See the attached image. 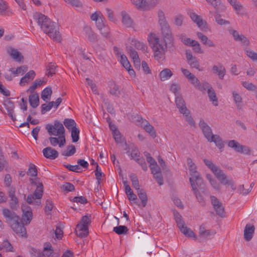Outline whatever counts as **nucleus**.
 <instances>
[{"mask_svg": "<svg viewBox=\"0 0 257 257\" xmlns=\"http://www.w3.org/2000/svg\"><path fill=\"white\" fill-rule=\"evenodd\" d=\"M106 12L108 19L112 22H115L116 20L113 16V12L112 10L109 8H106Z\"/></svg>", "mask_w": 257, "mask_h": 257, "instance_id": "obj_63", "label": "nucleus"}, {"mask_svg": "<svg viewBox=\"0 0 257 257\" xmlns=\"http://www.w3.org/2000/svg\"><path fill=\"white\" fill-rule=\"evenodd\" d=\"M189 81L190 82L191 84H192L195 87H197L198 85H200V81L197 78L195 77L194 75H192L191 77L189 78L188 79Z\"/></svg>", "mask_w": 257, "mask_h": 257, "instance_id": "obj_61", "label": "nucleus"}, {"mask_svg": "<svg viewBox=\"0 0 257 257\" xmlns=\"http://www.w3.org/2000/svg\"><path fill=\"white\" fill-rule=\"evenodd\" d=\"M206 178L209 181V183L212 186V187L216 191H219L220 190V185L217 183V181L214 179L213 178L212 176L208 174L206 175Z\"/></svg>", "mask_w": 257, "mask_h": 257, "instance_id": "obj_35", "label": "nucleus"}, {"mask_svg": "<svg viewBox=\"0 0 257 257\" xmlns=\"http://www.w3.org/2000/svg\"><path fill=\"white\" fill-rule=\"evenodd\" d=\"M2 213L6 219V223L9 224L12 230L17 234L22 237H26V229L20 217L14 211L8 208H4Z\"/></svg>", "mask_w": 257, "mask_h": 257, "instance_id": "obj_3", "label": "nucleus"}, {"mask_svg": "<svg viewBox=\"0 0 257 257\" xmlns=\"http://www.w3.org/2000/svg\"><path fill=\"white\" fill-rule=\"evenodd\" d=\"M198 89L201 91L207 90L208 91L210 88H212L210 84L207 82H205L201 84L197 87Z\"/></svg>", "mask_w": 257, "mask_h": 257, "instance_id": "obj_60", "label": "nucleus"}, {"mask_svg": "<svg viewBox=\"0 0 257 257\" xmlns=\"http://www.w3.org/2000/svg\"><path fill=\"white\" fill-rule=\"evenodd\" d=\"M8 9L7 3L4 0H0V15H4Z\"/></svg>", "mask_w": 257, "mask_h": 257, "instance_id": "obj_55", "label": "nucleus"}, {"mask_svg": "<svg viewBox=\"0 0 257 257\" xmlns=\"http://www.w3.org/2000/svg\"><path fill=\"white\" fill-rule=\"evenodd\" d=\"M190 47H192L193 50L195 53L198 54H202L203 53V51L201 48L200 44L196 40L192 42V44Z\"/></svg>", "mask_w": 257, "mask_h": 257, "instance_id": "obj_45", "label": "nucleus"}, {"mask_svg": "<svg viewBox=\"0 0 257 257\" xmlns=\"http://www.w3.org/2000/svg\"><path fill=\"white\" fill-rule=\"evenodd\" d=\"M216 232L213 229H206L203 225L199 227V236L198 239L200 242L204 240L210 239L216 234Z\"/></svg>", "mask_w": 257, "mask_h": 257, "instance_id": "obj_13", "label": "nucleus"}, {"mask_svg": "<svg viewBox=\"0 0 257 257\" xmlns=\"http://www.w3.org/2000/svg\"><path fill=\"white\" fill-rule=\"evenodd\" d=\"M130 178L134 188H135L137 191L141 189V188H140L139 182L137 175L134 173H131L130 175Z\"/></svg>", "mask_w": 257, "mask_h": 257, "instance_id": "obj_38", "label": "nucleus"}, {"mask_svg": "<svg viewBox=\"0 0 257 257\" xmlns=\"http://www.w3.org/2000/svg\"><path fill=\"white\" fill-rule=\"evenodd\" d=\"M121 20L122 24L127 28H131L133 26L134 21L130 15L125 11L120 12Z\"/></svg>", "mask_w": 257, "mask_h": 257, "instance_id": "obj_20", "label": "nucleus"}, {"mask_svg": "<svg viewBox=\"0 0 257 257\" xmlns=\"http://www.w3.org/2000/svg\"><path fill=\"white\" fill-rule=\"evenodd\" d=\"M76 152V149L74 145H71L67 147V151L66 152H63L62 153V155L65 156L67 157L71 156L74 154Z\"/></svg>", "mask_w": 257, "mask_h": 257, "instance_id": "obj_52", "label": "nucleus"}, {"mask_svg": "<svg viewBox=\"0 0 257 257\" xmlns=\"http://www.w3.org/2000/svg\"><path fill=\"white\" fill-rule=\"evenodd\" d=\"M228 147L233 148L235 151L246 155H249L251 153V150L249 148L240 145L239 143L235 140L229 141L228 143Z\"/></svg>", "mask_w": 257, "mask_h": 257, "instance_id": "obj_11", "label": "nucleus"}, {"mask_svg": "<svg viewBox=\"0 0 257 257\" xmlns=\"http://www.w3.org/2000/svg\"><path fill=\"white\" fill-rule=\"evenodd\" d=\"M64 125L69 130H72L74 127H76V123L75 121L71 118H66L63 121Z\"/></svg>", "mask_w": 257, "mask_h": 257, "instance_id": "obj_39", "label": "nucleus"}, {"mask_svg": "<svg viewBox=\"0 0 257 257\" xmlns=\"http://www.w3.org/2000/svg\"><path fill=\"white\" fill-rule=\"evenodd\" d=\"M215 22L219 25H228L230 22L228 21L222 19L219 14H217L215 16Z\"/></svg>", "mask_w": 257, "mask_h": 257, "instance_id": "obj_57", "label": "nucleus"}, {"mask_svg": "<svg viewBox=\"0 0 257 257\" xmlns=\"http://www.w3.org/2000/svg\"><path fill=\"white\" fill-rule=\"evenodd\" d=\"M133 45L137 49L144 52H147L148 47L144 43L138 41H135Z\"/></svg>", "mask_w": 257, "mask_h": 257, "instance_id": "obj_51", "label": "nucleus"}, {"mask_svg": "<svg viewBox=\"0 0 257 257\" xmlns=\"http://www.w3.org/2000/svg\"><path fill=\"white\" fill-rule=\"evenodd\" d=\"M199 126L201 129L204 137L207 141H212V134L211 127L204 121L203 119H201L199 123Z\"/></svg>", "mask_w": 257, "mask_h": 257, "instance_id": "obj_15", "label": "nucleus"}, {"mask_svg": "<svg viewBox=\"0 0 257 257\" xmlns=\"http://www.w3.org/2000/svg\"><path fill=\"white\" fill-rule=\"evenodd\" d=\"M212 141H208L209 142H214L216 147L220 150L224 147V143L221 138L218 135H213L212 137Z\"/></svg>", "mask_w": 257, "mask_h": 257, "instance_id": "obj_34", "label": "nucleus"}, {"mask_svg": "<svg viewBox=\"0 0 257 257\" xmlns=\"http://www.w3.org/2000/svg\"><path fill=\"white\" fill-rule=\"evenodd\" d=\"M186 57L188 63L191 67L198 69L199 71H202V69H200V64L198 59L192 55L191 52H186Z\"/></svg>", "mask_w": 257, "mask_h": 257, "instance_id": "obj_17", "label": "nucleus"}, {"mask_svg": "<svg viewBox=\"0 0 257 257\" xmlns=\"http://www.w3.org/2000/svg\"><path fill=\"white\" fill-rule=\"evenodd\" d=\"M101 34L104 37L107 38L109 36L110 29L109 27L106 25L98 29Z\"/></svg>", "mask_w": 257, "mask_h": 257, "instance_id": "obj_54", "label": "nucleus"}, {"mask_svg": "<svg viewBox=\"0 0 257 257\" xmlns=\"http://www.w3.org/2000/svg\"><path fill=\"white\" fill-rule=\"evenodd\" d=\"M210 198L216 214L224 218L225 216V212L222 203L214 196H210Z\"/></svg>", "mask_w": 257, "mask_h": 257, "instance_id": "obj_9", "label": "nucleus"}, {"mask_svg": "<svg viewBox=\"0 0 257 257\" xmlns=\"http://www.w3.org/2000/svg\"><path fill=\"white\" fill-rule=\"evenodd\" d=\"M105 18L102 16L100 17L96 22V26L98 29L101 28L106 25L105 23Z\"/></svg>", "mask_w": 257, "mask_h": 257, "instance_id": "obj_64", "label": "nucleus"}, {"mask_svg": "<svg viewBox=\"0 0 257 257\" xmlns=\"http://www.w3.org/2000/svg\"><path fill=\"white\" fill-rule=\"evenodd\" d=\"M206 1L215 9L216 13H218L220 9L224 7L220 0H206Z\"/></svg>", "mask_w": 257, "mask_h": 257, "instance_id": "obj_32", "label": "nucleus"}, {"mask_svg": "<svg viewBox=\"0 0 257 257\" xmlns=\"http://www.w3.org/2000/svg\"><path fill=\"white\" fill-rule=\"evenodd\" d=\"M43 155L45 157L50 160H54L58 157V152L51 147H48L43 150Z\"/></svg>", "mask_w": 257, "mask_h": 257, "instance_id": "obj_21", "label": "nucleus"}, {"mask_svg": "<svg viewBox=\"0 0 257 257\" xmlns=\"http://www.w3.org/2000/svg\"><path fill=\"white\" fill-rule=\"evenodd\" d=\"M157 15L164 44L160 42V39L155 34L152 33L148 35V41L153 49L155 58L159 60L167 51L168 46L173 45L174 38L164 12L160 9L157 12Z\"/></svg>", "mask_w": 257, "mask_h": 257, "instance_id": "obj_1", "label": "nucleus"}, {"mask_svg": "<svg viewBox=\"0 0 257 257\" xmlns=\"http://www.w3.org/2000/svg\"><path fill=\"white\" fill-rule=\"evenodd\" d=\"M137 194L139 198L141 200L143 206L145 207L148 201V197L146 192L143 189H141L137 190Z\"/></svg>", "mask_w": 257, "mask_h": 257, "instance_id": "obj_30", "label": "nucleus"}, {"mask_svg": "<svg viewBox=\"0 0 257 257\" xmlns=\"http://www.w3.org/2000/svg\"><path fill=\"white\" fill-rule=\"evenodd\" d=\"M131 2L138 10L144 12L153 9L159 3V0H131Z\"/></svg>", "mask_w": 257, "mask_h": 257, "instance_id": "obj_7", "label": "nucleus"}, {"mask_svg": "<svg viewBox=\"0 0 257 257\" xmlns=\"http://www.w3.org/2000/svg\"><path fill=\"white\" fill-rule=\"evenodd\" d=\"M33 19L45 33L54 41L60 42L61 36L56 29V25L55 23L52 22L47 16L38 12L34 14Z\"/></svg>", "mask_w": 257, "mask_h": 257, "instance_id": "obj_2", "label": "nucleus"}, {"mask_svg": "<svg viewBox=\"0 0 257 257\" xmlns=\"http://www.w3.org/2000/svg\"><path fill=\"white\" fill-rule=\"evenodd\" d=\"M113 231L118 235L126 234L128 231V229L126 226L118 225L113 227Z\"/></svg>", "mask_w": 257, "mask_h": 257, "instance_id": "obj_36", "label": "nucleus"}, {"mask_svg": "<svg viewBox=\"0 0 257 257\" xmlns=\"http://www.w3.org/2000/svg\"><path fill=\"white\" fill-rule=\"evenodd\" d=\"M203 162L205 165L211 170L220 182L224 185H228L233 189H235L234 182L231 179L227 176L219 168L214 165L211 161L204 159Z\"/></svg>", "mask_w": 257, "mask_h": 257, "instance_id": "obj_4", "label": "nucleus"}, {"mask_svg": "<svg viewBox=\"0 0 257 257\" xmlns=\"http://www.w3.org/2000/svg\"><path fill=\"white\" fill-rule=\"evenodd\" d=\"M27 174L31 177H36L37 176V169L34 164H30L29 165Z\"/></svg>", "mask_w": 257, "mask_h": 257, "instance_id": "obj_48", "label": "nucleus"}, {"mask_svg": "<svg viewBox=\"0 0 257 257\" xmlns=\"http://www.w3.org/2000/svg\"><path fill=\"white\" fill-rule=\"evenodd\" d=\"M52 94V90L51 87H47L45 88L41 92V98L45 101H47L51 98Z\"/></svg>", "mask_w": 257, "mask_h": 257, "instance_id": "obj_31", "label": "nucleus"}, {"mask_svg": "<svg viewBox=\"0 0 257 257\" xmlns=\"http://www.w3.org/2000/svg\"><path fill=\"white\" fill-rule=\"evenodd\" d=\"M187 13L192 21L196 24L200 29H204L207 28V22L203 20L200 16L197 15L192 10H188Z\"/></svg>", "mask_w": 257, "mask_h": 257, "instance_id": "obj_10", "label": "nucleus"}, {"mask_svg": "<svg viewBox=\"0 0 257 257\" xmlns=\"http://www.w3.org/2000/svg\"><path fill=\"white\" fill-rule=\"evenodd\" d=\"M232 94L233 100L236 104L237 108L240 109L242 106V98L241 96L235 91H232Z\"/></svg>", "mask_w": 257, "mask_h": 257, "instance_id": "obj_29", "label": "nucleus"}, {"mask_svg": "<svg viewBox=\"0 0 257 257\" xmlns=\"http://www.w3.org/2000/svg\"><path fill=\"white\" fill-rule=\"evenodd\" d=\"M4 105L12 120L14 121H16V118L14 114L15 105L14 102L10 100H8L5 102Z\"/></svg>", "mask_w": 257, "mask_h": 257, "instance_id": "obj_23", "label": "nucleus"}, {"mask_svg": "<svg viewBox=\"0 0 257 257\" xmlns=\"http://www.w3.org/2000/svg\"><path fill=\"white\" fill-rule=\"evenodd\" d=\"M16 189L14 187H10L8 191L9 197L11 198L9 206L12 209L17 210L19 206L18 199L15 195Z\"/></svg>", "mask_w": 257, "mask_h": 257, "instance_id": "obj_14", "label": "nucleus"}, {"mask_svg": "<svg viewBox=\"0 0 257 257\" xmlns=\"http://www.w3.org/2000/svg\"><path fill=\"white\" fill-rule=\"evenodd\" d=\"M46 129L50 136H59L60 139L58 143L60 148L63 147L66 143L65 137V128L63 125L59 120H55L54 125L47 124L46 125Z\"/></svg>", "mask_w": 257, "mask_h": 257, "instance_id": "obj_5", "label": "nucleus"}, {"mask_svg": "<svg viewBox=\"0 0 257 257\" xmlns=\"http://www.w3.org/2000/svg\"><path fill=\"white\" fill-rule=\"evenodd\" d=\"M8 165V162L3 154L2 150L0 147V172Z\"/></svg>", "mask_w": 257, "mask_h": 257, "instance_id": "obj_41", "label": "nucleus"}, {"mask_svg": "<svg viewBox=\"0 0 257 257\" xmlns=\"http://www.w3.org/2000/svg\"><path fill=\"white\" fill-rule=\"evenodd\" d=\"M56 69V66L55 63H49L47 66V75L48 76H52L53 74H55Z\"/></svg>", "mask_w": 257, "mask_h": 257, "instance_id": "obj_46", "label": "nucleus"}, {"mask_svg": "<svg viewBox=\"0 0 257 257\" xmlns=\"http://www.w3.org/2000/svg\"><path fill=\"white\" fill-rule=\"evenodd\" d=\"M30 105L34 108H36L39 104V96L36 93H32L29 97Z\"/></svg>", "mask_w": 257, "mask_h": 257, "instance_id": "obj_27", "label": "nucleus"}, {"mask_svg": "<svg viewBox=\"0 0 257 257\" xmlns=\"http://www.w3.org/2000/svg\"><path fill=\"white\" fill-rule=\"evenodd\" d=\"M83 31L89 41L93 43H95L97 41L98 39L97 35L92 30L90 27L88 26H85L83 27Z\"/></svg>", "mask_w": 257, "mask_h": 257, "instance_id": "obj_22", "label": "nucleus"}, {"mask_svg": "<svg viewBox=\"0 0 257 257\" xmlns=\"http://www.w3.org/2000/svg\"><path fill=\"white\" fill-rule=\"evenodd\" d=\"M173 75V73L169 68H165L161 71L159 77L162 81L169 79Z\"/></svg>", "mask_w": 257, "mask_h": 257, "instance_id": "obj_28", "label": "nucleus"}, {"mask_svg": "<svg viewBox=\"0 0 257 257\" xmlns=\"http://www.w3.org/2000/svg\"><path fill=\"white\" fill-rule=\"evenodd\" d=\"M175 103L181 113L185 114L189 113V109L186 107L185 102L180 94H178V95L176 96Z\"/></svg>", "mask_w": 257, "mask_h": 257, "instance_id": "obj_16", "label": "nucleus"}, {"mask_svg": "<svg viewBox=\"0 0 257 257\" xmlns=\"http://www.w3.org/2000/svg\"><path fill=\"white\" fill-rule=\"evenodd\" d=\"M31 181L33 185L37 186V188L33 194L28 195L26 201L30 204L40 205L41 204L40 199L42 198L43 194V184L39 182L38 178L31 179Z\"/></svg>", "mask_w": 257, "mask_h": 257, "instance_id": "obj_6", "label": "nucleus"}, {"mask_svg": "<svg viewBox=\"0 0 257 257\" xmlns=\"http://www.w3.org/2000/svg\"><path fill=\"white\" fill-rule=\"evenodd\" d=\"M109 92L111 95L115 97H119L120 94L119 86L114 83H113L111 84Z\"/></svg>", "mask_w": 257, "mask_h": 257, "instance_id": "obj_42", "label": "nucleus"}, {"mask_svg": "<svg viewBox=\"0 0 257 257\" xmlns=\"http://www.w3.org/2000/svg\"><path fill=\"white\" fill-rule=\"evenodd\" d=\"M130 54L132 58L135 63H140L139 57L137 52L133 48H131L130 50Z\"/></svg>", "mask_w": 257, "mask_h": 257, "instance_id": "obj_56", "label": "nucleus"}, {"mask_svg": "<svg viewBox=\"0 0 257 257\" xmlns=\"http://www.w3.org/2000/svg\"><path fill=\"white\" fill-rule=\"evenodd\" d=\"M43 81L41 79H36L33 82L32 85L30 87L28 91H30L31 93H34L35 90L39 86L42 84Z\"/></svg>", "mask_w": 257, "mask_h": 257, "instance_id": "obj_49", "label": "nucleus"}, {"mask_svg": "<svg viewBox=\"0 0 257 257\" xmlns=\"http://www.w3.org/2000/svg\"><path fill=\"white\" fill-rule=\"evenodd\" d=\"M245 54L253 61L257 62V53L254 52L251 49H247L244 48Z\"/></svg>", "mask_w": 257, "mask_h": 257, "instance_id": "obj_44", "label": "nucleus"}, {"mask_svg": "<svg viewBox=\"0 0 257 257\" xmlns=\"http://www.w3.org/2000/svg\"><path fill=\"white\" fill-rule=\"evenodd\" d=\"M212 71L214 74L218 75L220 79H223L225 75L226 70L224 66L214 65L212 67Z\"/></svg>", "mask_w": 257, "mask_h": 257, "instance_id": "obj_25", "label": "nucleus"}, {"mask_svg": "<svg viewBox=\"0 0 257 257\" xmlns=\"http://www.w3.org/2000/svg\"><path fill=\"white\" fill-rule=\"evenodd\" d=\"M181 232L186 236L189 237H192L194 240L198 239V237L194 232L189 228L187 226L184 229H183Z\"/></svg>", "mask_w": 257, "mask_h": 257, "instance_id": "obj_40", "label": "nucleus"}, {"mask_svg": "<svg viewBox=\"0 0 257 257\" xmlns=\"http://www.w3.org/2000/svg\"><path fill=\"white\" fill-rule=\"evenodd\" d=\"M255 231V227L252 224H247L244 229L243 237L245 240L249 241L253 237Z\"/></svg>", "mask_w": 257, "mask_h": 257, "instance_id": "obj_19", "label": "nucleus"}, {"mask_svg": "<svg viewBox=\"0 0 257 257\" xmlns=\"http://www.w3.org/2000/svg\"><path fill=\"white\" fill-rule=\"evenodd\" d=\"M187 165L189 167V170L190 175L194 183L196 182L197 186L200 189L202 188V185H203V180L201 177L200 174L196 170V166L193 162L191 158H187Z\"/></svg>", "mask_w": 257, "mask_h": 257, "instance_id": "obj_8", "label": "nucleus"}, {"mask_svg": "<svg viewBox=\"0 0 257 257\" xmlns=\"http://www.w3.org/2000/svg\"><path fill=\"white\" fill-rule=\"evenodd\" d=\"M54 101H51L48 104L44 103L41 105V113L45 114L49 111L54 106Z\"/></svg>", "mask_w": 257, "mask_h": 257, "instance_id": "obj_47", "label": "nucleus"}, {"mask_svg": "<svg viewBox=\"0 0 257 257\" xmlns=\"http://www.w3.org/2000/svg\"><path fill=\"white\" fill-rule=\"evenodd\" d=\"M22 209L23 212L22 219L25 225L29 224L32 219L33 213L31 207L29 206H22Z\"/></svg>", "mask_w": 257, "mask_h": 257, "instance_id": "obj_18", "label": "nucleus"}, {"mask_svg": "<svg viewBox=\"0 0 257 257\" xmlns=\"http://www.w3.org/2000/svg\"><path fill=\"white\" fill-rule=\"evenodd\" d=\"M233 9L235 11L236 13L237 14H239L241 12L244 10V8L243 6L241 4V3L238 2L236 4L232 6Z\"/></svg>", "mask_w": 257, "mask_h": 257, "instance_id": "obj_62", "label": "nucleus"}, {"mask_svg": "<svg viewBox=\"0 0 257 257\" xmlns=\"http://www.w3.org/2000/svg\"><path fill=\"white\" fill-rule=\"evenodd\" d=\"M184 16L182 14H178L174 18V24L177 26L180 27L183 25Z\"/></svg>", "mask_w": 257, "mask_h": 257, "instance_id": "obj_50", "label": "nucleus"}, {"mask_svg": "<svg viewBox=\"0 0 257 257\" xmlns=\"http://www.w3.org/2000/svg\"><path fill=\"white\" fill-rule=\"evenodd\" d=\"M65 2L69 4L73 7L81 8L83 6L82 3L80 0H64Z\"/></svg>", "mask_w": 257, "mask_h": 257, "instance_id": "obj_58", "label": "nucleus"}, {"mask_svg": "<svg viewBox=\"0 0 257 257\" xmlns=\"http://www.w3.org/2000/svg\"><path fill=\"white\" fill-rule=\"evenodd\" d=\"M8 53L13 59L17 62H20L24 59L22 54L15 48H10L8 50Z\"/></svg>", "mask_w": 257, "mask_h": 257, "instance_id": "obj_24", "label": "nucleus"}, {"mask_svg": "<svg viewBox=\"0 0 257 257\" xmlns=\"http://www.w3.org/2000/svg\"><path fill=\"white\" fill-rule=\"evenodd\" d=\"M208 96L210 101H212L214 106L218 105L217 98L216 95L215 91L213 88H210L207 91Z\"/></svg>", "mask_w": 257, "mask_h": 257, "instance_id": "obj_33", "label": "nucleus"}, {"mask_svg": "<svg viewBox=\"0 0 257 257\" xmlns=\"http://www.w3.org/2000/svg\"><path fill=\"white\" fill-rule=\"evenodd\" d=\"M147 133H148L153 138L156 137V132L154 127L151 124H149L144 128Z\"/></svg>", "mask_w": 257, "mask_h": 257, "instance_id": "obj_53", "label": "nucleus"}, {"mask_svg": "<svg viewBox=\"0 0 257 257\" xmlns=\"http://www.w3.org/2000/svg\"><path fill=\"white\" fill-rule=\"evenodd\" d=\"M189 182L191 184V186L192 188V191L195 195L197 199L199 202H202L203 201V198L202 196V195L200 194L197 187V185H195V183H194V180L192 178H189Z\"/></svg>", "mask_w": 257, "mask_h": 257, "instance_id": "obj_26", "label": "nucleus"}, {"mask_svg": "<svg viewBox=\"0 0 257 257\" xmlns=\"http://www.w3.org/2000/svg\"><path fill=\"white\" fill-rule=\"evenodd\" d=\"M71 136L73 143H76L79 139V130L76 127H74L71 130Z\"/></svg>", "mask_w": 257, "mask_h": 257, "instance_id": "obj_43", "label": "nucleus"}, {"mask_svg": "<svg viewBox=\"0 0 257 257\" xmlns=\"http://www.w3.org/2000/svg\"><path fill=\"white\" fill-rule=\"evenodd\" d=\"M61 188L68 192H72L75 190L74 186L70 183H65L62 185Z\"/></svg>", "mask_w": 257, "mask_h": 257, "instance_id": "obj_59", "label": "nucleus"}, {"mask_svg": "<svg viewBox=\"0 0 257 257\" xmlns=\"http://www.w3.org/2000/svg\"><path fill=\"white\" fill-rule=\"evenodd\" d=\"M230 34L232 35L234 40L235 41L240 42L243 45V48H247L250 44V41L248 39L242 34H239V33L233 29H230L228 30Z\"/></svg>", "mask_w": 257, "mask_h": 257, "instance_id": "obj_12", "label": "nucleus"}, {"mask_svg": "<svg viewBox=\"0 0 257 257\" xmlns=\"http://www.w3.org/2000/svg\"><path fill=\"white\" fill-rule=\"evenodd\" d=\"M177 37L179 40L186 46L190 47L192 44V42H194V40H191L189 38H187L185 34H181L178 35Z\"/></svg>", "mask_w": 257, "mask_h": 257, "instance_id": "obj_37", "label": "nucleus"}]
</instances>
